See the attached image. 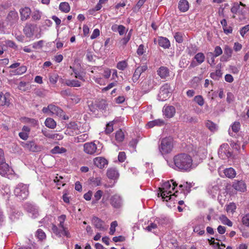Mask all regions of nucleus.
<instances>
[{"label":"nucleus","instance_id":"nucleus-63","mask_svg":"<svg viewBox=\"0 0 249 249\" xmlns=\"http://www.w3.org/2000/svg\"><path fill=\"white\" fill-rule=\"evenodd\" d=\"M43 43L44 41L43 40H39L37 42H35L33 44V47L36 49H41L43 46Z\"/></svg>","mask_w":249,"mask_h":249},{"label":"nucleus","instance_id":"nucleus-36","mask_svg":"<svg viewBox=\"0 0 249 249\" xmlns=\"http://www.w3.org/2000/svg\"><path fill=\"white\" fill-rule=\"evenodd\" d=\"M51 152L53 154H61L66 152L67 149L64 147L56 146L51 150Z\"/></svg>","mask_w":249,"mask_h":249},{"label":"nucleus","instance_id":"nucleus-39","mask_svg":"<svg viewBox=\"0 0 249 249\" xmlns=\"http://www.w3.org/2000/svg\"><path fill=\"white\" fill-rule=\"evenodd\" d=\"M192 187V185L190 183H188L187 182H185L183 184H180L179 186V188L181 189L182 191H186L187 193L190 192Z\"/></svg>","mask_w":249,"mask_h":249},{"label":"nucleus","instance_id":"nucleus-6","mask_svg":"<svg viewBox=\"0 0 249 249\" xmlns=\"http://www.w3.org/2000/svg\"><path fill=\"white\" fill-rule=\"evenodd\" d=\"M171 88L168 84H165L163 85L160 89V91L159 94V99L160 101H165L169 97L170 95Z\"/></svg>","mask_w":249,"mask_h":249},{"label":"nucleus","instance_id":"nucleus-45","mask_svg":"<svg viewBox=\"0 0 249 249\" xmlns=\"http://www.w3.org/2000/svg\"><path fill=\"white\" fill-rule=\"evenodd\" d=\"M101 178L100 177L92 178L90 179V183L95 186L101 185Z\"/></svg>","mask_w":249,"mask_h":249},{"label":"nucleus","instance_id":"nucleus-22","mask_svg":"<svg viewBox=\"0 0 249 249\" xmlns=\"http://www.w3.org/2000/svg\"><path fill=\"white\" fill-rule=\"evenodd\" d=\"M158 41L159 45L164 49H168L170 46V41L166 37H159Z\"/></svg>","mask_w":249,"mask_h":249},{"label":"nucleus","instance_id":"nucleus-11","mask_svg":"<svg viewBox=\"0 0 249 249\" xmlns=\"http://www.w3.org/2000/svg\"><path fill=\"white\" fill-rule=\"evenodd\" d=\"M110 204L114 208L118 209L122 206V199L120 196L115 195L112 196L110 199Z\"/></svg>","mask_w":249,"mask_h":249},{"label":"nucleus","instance_id":"nucleus-34","mask_svg":"<svg viewBox=\"0 0 249 249\" xmlns=\"http://www.w3.org/2000/svg\"><path fill=\"white\" fill-rule=\"evenodd\" d=\"M222 72L220 69L216 70L215 72H212L210 74V77L215 80H218L222 77Z\"/></svg>","mask_w":249,"mask_h":249},{"label":"nucleus","instance_id":"nucleus-29","mask_svg":"<svg viewBox=\"0 0 249 249\" xmlns=\"http://www.w3.org/2000/svg\"><path fill=\"white\" fill-rule=\"evenodd\" d=\"M103 192L101 190H98L94 195V198L92 201L91 204L94 205L96 204L98 201L101 198Z\"/></svg>","mask_w":249,"mask_h":249},{"label":"nucleus","instance_id":"nucleus-37","mask_svg":"<svg viewBox=\"0 0 249 249\" xmlns=\"http://www.w3.org/2000/svg\"><path fill=\"white\" fill-rule=\"evenodd\" d=\"M215 57L216 56L213 54V53L209 52L207 54L208 62L211 65H215Z\"/></svg>","mask_w":249,"mask_h":249},{"label":"nucleus","instance_id":"nucleus-9","mask_svg":"<svg viewBox=\"0 0 249 249\" xmlns=\"http://www.w3.org/2000/svg\"><path fill=\"white\" fill-rule=\"evenodd\" d=\"M91 223L96 229L100 231H105L107 229L104 225V222L102 219L95 216L92 217Z\"/></svg>","mask_w":249,"mask_h":249},{"label":"nucleus","instance_id":"nucleus-20","mask_svg":"<svg viewBox=\"0 0 249 249\" xmlns=\"http://www.w3.org/2000/svg\"><path fill=\"white\" fill-rule=\"evenodd\" d=\"M49 108H50V113L56 114L57 116H62L64 114V111L59 107L55 105L50 104L49 105Z\"/></svg>","mask_w":249,"mask_h":249},{"label":"nucleus","instance_id":"nucleus-7","mask_svg":"<svg viewBox=\"0 0 249 249\" xmlns=\"http://www.w3.org/2000/svg\"><path fill=\"white\" fill-rule=\"evenodd\" d=\"M21 145L25 149L33 152L40 151L41 149V147L37 145L34 141L22 142Z\"/></svg>","mask_w":249,"mask_h":249},{"label":"nucleus","instance_id":"nucleus-30","mask_svg":"<svg viewBox=\"0 0 249 249\" xmlns=\"http://www.w3.org/2000/svg\"><path fill=\"white\" fill-rule=\"evenodd\" d=\"M88 138V135L87 133L81 134L77 137L73 138V142L75 143L83 142H85Z\"/></svg>","mask_w":249,"mask_h":249},{"label":"nucleus","instance_id":"nucleus-42","mask_svg":"<svg viewBox=\"0 0 249 249\" xmlns=\"http://www.w3.org/2000/svg\"><path fill=\"white\" fill-rule=\"evenodd\" d=\"M114 121L109 122L106 125L105 132L107 134L111 133L113 131V124Z\"/></svg>","mask_w":249,"mask_h":249},{"label":"nucleus","instance_id":"nucleus-59","mask_svg":"<svg viewBox=\"0 0 249 249\" xmlns=\"http://www.w3.org/2000/svg\"><path fill=\"white\" fill-rule=\"evenodd\" d=\"M118 226V223L116 221H113L110 225V228L109 234L113 235L115 232V228Z\"/></svg>","mask_w":249,"mask_h":249},{"label":"nucleus","instance_id":"nucleus-14","mask_svg":"<svg viewBox=\"0 0 249 249\" xmlns=\"http://www.w3.org/2000/svg\"><path fill=\"white\" fill-rule=\"evenodd\" d=\"M147 69V66L145 65L138 67L135 71L132 77V80L136 82L139 79L141 74Z\"/></svg>","mask_w":249,"mask_h":249},{"label":"nucleus","instance_id":"nucleus-24","mask_svg":"<svg viewBox=\"0 0 249 249\" xmlns=\"http://www.w3.org/2000/svg\"><path fill=\"white\" fill-rule=\"evenodd\" d=\"M224 173L226 177L230 178H234L236 174L235 170L231 167L225 169Z\"/></svg>","mask_w":249,"mask_h":249},{"label":"nucleus","instance_id":"nucleus-5","mask_svg":"<svg viewBox=\"0 0 249 249\" xmlns=\"http://www.w3.org/2000/svg\"><path fill=\"white\" fill-rule=\"evenodd\" d=\"M230 147L228 143H225L220 145L218 154L222 159H228L232 156V153L229 151Z\"/></svg>","mask_w":249,"mask_h":249},{"label":"nucleus","instance_id":"nucleus-52","mask_svg":"<svg viewBox=\"0 0 249 249\" xmlns=\"http://www.w3.org/2000/svg\"><path fill=\"white\" fill-rule=\"evenodd\" d=\"M132 31V29H131L128 33L126 36L125 37L122 39L121 42L123 45H126V43L129 41L131 36Z\"/></svg>","mask_w":249,"mask_h":249},{"label":"nucleus","instance_id":"nucleus-25","mask_svg":"<svg viewBox=\"0 0 249 249\" xmlns=\"http://www.w3.org/2000/svg\"><path fill=\"white\" fill-rule=\"evenodd\" d=\"M107 175L110 179H115L118 176V173L115 168H110L107 170Z\"/></svg>","mask_w":249,"mask_h":249},{"label":"nucleus","instance_id":"nucleus-31","mask_svg":"<svg viewBox=\"0 0 249 249\" xmlns=\"http://www.w3.org/2000/svg\"><path fill=\"white\" fill-rule=\"evenodd\" d=\"M9 165L5 162L0 164V174L4 176L9 171Z\"/></svg>","mask_w":249,"mask_h":249},{"label":"nucleus","instance_id":"nucleus-60","mask_svg":"<svg viewBox=\"0 0 249 249\" xmlns=\"http://www.w3.org/2000/svg\"><path fill=\"white\" fill-rule=\"evenodd\" d=\"M34 93L36 95L39 96V97H44L45 95V90L42 89H35Z\"/></svg>","mask_w":249,"mask_h":249},{"label":"nucleus","instance_id":"nucleus-38","mask_svg":"<svg viewBox=\"0 0 249 249\" xmlns=\"http://www.w3.org/2000/svg\"><path fill=\"white\" fill-rule=\"evenodd\" d=\"M124 138V135L122 130L120 129L116 132L115 139L118 142H122Z\"/></svg>","mask_w":249,"mask_h":249},{"label":"nucleus","instance_id":"nucleus-41","mask_svg":"<svg viewBox=\"0 0 249 249\" xmlns=\"http://www.w3.org/2000/svg\"><path fill=\"white\" fill-rule=\"evenodd\" d=\"M236 209V206L234 203H230L226 207V211L228 213H233Z\"/></svg>","mask_w":249,"mask_h":249},{"label":"nucleus","instance_id":"nucleus-46","mask_svg":"<svg viewBox=\"0 0 249 249\" xmlns=\"http://www.w3.org/2000/svg\"><path fill=\"white\" fill-rule=\"evenodd\" d=\"M70 68L72 70L73 73L75 74L74 77L77 79H80L82 80L83 81H85V79L84 78V76L80 73V72L75 69H74L73 67H72L71 66L70 67Z\"/></svg>","mask_w":249,"mask_h":249},{"label":"nucleus","instance_id":"nucleus-48","mask_svg":"<svg viewBox=\"0 0 249 249\" xmlns=\"http://www.w3.org/2000/svg\"><path fill=\"white\" fill-rule=\"evenodd\" d=\"M36 236L40 240H43L46 238L45 232L41 229H38L36 232Z\"/></svg>","mask_w":249,"mask_h":249},{"label":"nucleus","instance_id":"nucleus-16","mask_svg":"<svg viewBox=\"0 0 249 249\" xmlns=\"http://www.w3.org/2000/svg\"><path fill=\"white\" fill-rule=\"evenodd\" d=\"M163 114L168 118H172L175 113L176 109L174 107L172 106H168L164 107L163 109Z\"/></svg>","mask_w":249,"mask_h":249},{"label":"nucleus","instance_id":"nucleus-53","mask_svg":"<svg viewBox=\"0 0 249 249\" xmlns=\"http://www.w3.org/2000/svg\"><path fill=\"white\" fill-rule=\"evenodd\" d=\"M42 132L45 137L48 138L52 139L56 138V136L53 135V133L50 132L49 130H48L46 129L42 130Z\"/></svg>","mask_w":249,"mask_h":249},{"label":"nucleus","instance_id":"nucleus-19","mask_svg":"<svg viewBox=\"0 0 249 249\" xmlns=\"http://www.w3.org/2000/svg\"><path fill=\"white\" fill-rule=\"evenodd\" d=\"M178 8L181 12L187 11L189 8V4L187 0H180L178 2Z\"/></svg>","mask_w":249,"mask_h":249},{"label":"nucleus","instance_id":"nucleus-4","mask_svg":"<svg viewBox=\"0 0 249 249\" xmlns=\"http://www.w3.org/2000/svg\"><path fill=\"white\" fill-rule=\"evenodd\" d=\"M173 147V139L170 138L163 139L159 146V150L162 155L169 153Z\"/></svg>","mask_w":249,"mask_h":249},{"label":"nucleus","instance_id":"nucleus-43","mask_svg":"<svg viewBox=\"0 0 249 249\" xmlns=\"http://www.w3.org/2000/svg\"><path fill=\"white\" fill-rule=\"evenodd\" d=\"M97 107L100 109L105 110L107 107V104L106 100L101 99L97 104Z\"/></svg>","mask_w":249,"mask_h":249},{"label":"nucleus","instance_id":"nucleus-49","mask_svg":"<svg viewBox=\"0 0 249 249\" xmlns=\"http://www.w3.org/2000/svg\"><path fill=\"white\" fill-rule=\"evenodd\" d=\"M194 231L198 233L200 235H202L205 233L204 227L200 225H197L194 228Z\"/></svg>","mask_w":249,"mask_h":249},{"label":"nucleus","instance_id":"nucleus-56","mask_svg":"<svg viewBox=\"0 0 249 249\" xmlns=\"http://www.w3.org/2000/svg\"><path fill=\"white\" fill-rule=\"evenodd\" d=\"M224 54L228 56V57H231L232 53V50L229 46L226 45L224 49Z\"/></svg>","mask_w":249,"mask_h":249},{"label":"nucleus","instance_id":"nucleus-15","mask_svg":"<svg viewBox=\"0 0 249 249\" xmlns=\"http://www.w3.org/2000/svg\"><path fill=\"white\" fill-rule=\"evenodd\" d=\"M232 186L236 190L241 192H244L246 190V184L243 180H235Z\"/></svg>","mask_w":249,"mask_h":249},{"label":"nucleus","instance_id":"nucleus-23","mask_svg":"<svg viewBox=\"0 0 249 249\" xmlns=\"http://www.w3.org/2000/svg\"><path fill=\"white\" fill-rule=\"evenodd\" d=\"M165 124L164 121L162 119H156L152 121L149 122L147 125L149 128H152L154 126H161Z\"/></svg>","mask_w":249,"mask_h":249},{"label":"nucleus","instance_id":"nucleus-54","mask_svg":"<svg viewBox=\"0 0 249 249\" xmlns=\"http://www.w3.org/2000/svg\"><path fill=\"white\" fill-rule=\"evenodd\" d=\"M27 68L26 66H22L20 67L14 71L15 74L21 75L26 72Z\"/></svg>","mask_w":249,"mask_h":249},{"label":"nucleus","instance_id":"nucleus-21","mask_svg":"<svg viewBox=\"0 0 249 249\" xmlns=\"http://www.w3.org/2000/svg\"><path fill=\"white\" fill-rule=\"evenodd\" d=\"M31 13V10L29 7H26L21 9L20 10L21 19L22 20H25L28 19L30 17Z\"/></svg>","mask_w":249,"mask_h":249},{"label":"nucleus","instance_id":"nucleus-51","mask_svg":"<svg viewBox=\"0 0 249 249\" xmlns=\"http://www.w3.org/2000/svg\"><path fill=\"white\" fill-rule=\"evenodd\" d=\"M127 66V63L125 60L119 62L117 64V68L122 71H124Z\"/></svg>","mask_w":249,"mask_h":249},{"label":"nucleus","instance_id":"nucleus-18","mask_svg":"<svg viewBox=\"0 0 249 249\" xmlns=\"http://www.w3.org/2000/svg\"><path fill=\"white\" fill-rule=\"evenodd\" d=\"M157 74L161 79H165L169 75V69L164 66H161L157 70Z\"/></svg>","mask_w":249,"mask_h":249},{"label":"nucleus","instance_id":"nucleus-32","mask_svg":"<svg viewBox=\"0 0 249 249\" xmlns=\"http://www.w3.org/2000/svg\"><path fill=\"white\" fill-rule=\"evenodd\" d=\"M205 56L202 53H198L194 56V59L198 64H202L205 60Z\"/></svg>","mask_w":249,"mask_h":249},{"label":"nucleus","instance_id":"nucleus-57","mask_svg":"<svg viewBox=\"0 0 249 249\" xmlns=\"http://www.w3.org/2000/svg\"><path fill=\"white\" fill-rule=\"evenodd\" d=\"M194 101L200 106H202L204 103L203 98L201 95H197L195 96L194 98Z\"/></svg>","mask_w":249,"mask_h":249},{"label":"nucleus","instance_id":"nucleus-35","mask_svg":"<svg viewBox=\"0 0 249 249\" xmlns=\"http://www.w3.org/2000/svg\"><path fill=\"white\" fill-rule=\"evenodd\" d=\"M59 9L62 12L68 13L70 10V6L68 2H63L59 5Z\"/></svg>","mask_w":249,"mask_h":249},{"label":"nucleus","instance_id":"nucleus-3","mask_svg":"<svg viewBox=\"0 0 249 249\" xmlns=\"http://www.w3.org/2000/svg\"><path fill=\"white\" fill-rule=\"evenodd\" d=\"M14 194L20 200L27 198L29 195L28 186L21 183L18 184L15 189Z\"/></svg>","mask_w":249,"mask_h":249},{"label":"nucleus","instance_id":"nucleus-12","mask_svg":"<svg viewBox=\"0 0 249 249\" xmlns=\"http://www.w3.org/2000/svg\"><path fill=\"white\" fill-rule=\"evenodd\" d=\"M10 94L8 92L3 94L0 92V106H6L9 107L10 105Z\"/></svg>","mask_w":249,"mask_h":249},{"label":"nucleus","instance_id":"nucleus-26","mask_svg":"<svg viewBox=\"0 0 249 249\" xmlns=\"http://www.w3.org/2000/svg\"><path fill=\"white\" fill-rule=\"evenodd\" d=\"M27 209V211L30 214V216L33 218H36L38 216L39 213L38 210L35 208L34 206H29Z\"/></svg>","mask_w":249,"mask_h":249},{"label":"nucleus","instance_id":"nucleus-50","mask_svg":"<svg viewBox=\"0 0 249 249\" xmlns=\"http://www.w3.org/2000/svg\"><path fill=\"white\" fill-rule=\"evenodd\" d=\"M233 132L237 133L240 129V124L239 122H235L231 126Z\"/></svg>","mask_w":249,"mask_h":249},{"label":"nucleus","instance_id":"nucleus-64","mask_svg":"<svg viewBox=\"0 0 249 249\" xmlns=\"http://www.w3.org/2000/svg\"><path fill=\"white\" fill-rule=\"evenodd\" d=\"M242 223L246 226H249V214H247L243 217Z\"/></svg>","mask_w":249,"mask_h":249},{"label":"nucleus","instance_id":"nucleus-55","mask_svg":"<svg viewBox=\"0 0 249 249\" xmlns=\"http://www.w3.org/2000/svg\"><path fill=\"white\" fill-rule=\"evenodd\" d=\"M157 228V224L154 221V222H151L149 225L145 228V229L148 231H152L153 230L156 229Z\"/></svg>","mask_w":249,"mask_h":249},{"label":"nucleus","instance_id":"nucleus-27","mask_svg":"<svg viewBox=\"0 0 249 249\" xmlns=\"http://www.w3.org/2000/svg\"><path fill=\"white\" fill-rule=\"evenodd\" d=\"M65 84L69 87H79L81 86V83L77 80H66Z\"/></svg>","mask_w":249,"mask_h":249},{"label":"nucleus","instance_id":"nucleus-47","mask_svg":"<svg viewBox=\"0 0 249 249\" xmlns=\"http://www.w3.org/2000/svg\"><path fill=\"white\" fill-rule=\"evenodd\" d=\"M168 220L166 217H156L155 219V222L157 224L163 225L167 223Z\"/></svg>","mask_w":249,"mask_h":249},{"label":"nucleus","instance_id":"nucleus-13","mask_svg":"<svg viewBox=\"0 0 249 249\" xmlns=\"http://www.w3.org/2000/svg\"><path fill=\"white\" fill-rule=\"evenodd\" d=\"M94 165L100 169H103L107 166L108 161L103 157H96L94 159Z\"/></svg>","mask_w":249,"mask_h":249},{"label":"nucleus","instance_id":"nucleus-8","mask_svg":"<svg viewBox=\"0 0 249 249\" xmlns=\"http://www.w3.org/2000/svg\"><path fill=\"white\" fill-rule=\"evenodd\" d=\"M97 151V145L93 142H87L84 144V151L89 155H93Z\"/></svg>","mask_w":249,"mask_h":249},{"label":"nucleus","instance_id":"nucleus-61","mask_svg":"<svg viewBox=\"0 0 249 249\" xmlns=\"http://www.w3.org/2000/svg\"><path fill=\"white\" fill-rule=\"evenodd\" d=\"M41 17V13L38 11H36L33 14L32 18V19L34 21L38 20L40 19Z\"/></svg>","mask_w":249,"mask_h":249},{"label":"nucleus","instance_id":"nucleus-62","mask_svg":"<svg viewBox=\"0 0 249 249\" xmlns=\"http://www.w3.org/2000/svg\"><path fill=\"white\" fill-rule=\"evenodd\" d=\"M249 31V24L246 25L243 27L240 30V33L242 37L244 36V35L247 32Z\"/></svg>","mask_w":249,"mask_h":249},{"label":"nucleus","instance_id":"nucleus-2","mask_svg":"<svg viewBox=\"0 0 249 249\" xmlns=\"http://www.w3.org/2000/svg\"><path fill=\"white\" fill-rule=\"evenodd\" d=\"M171 187V185L169 181H167L163 183L161 188H159L160 193V196L163 200L168 201L169 200L171 199L172 196H176V193H177L176 191L173 195H171V191L170 190Z\"/></svg>","mask_w":249,"mask_h":249},{"label":"nucleus","instance_id":"nucleus-17","mask_svg":"<svg viewBox=\"0 0 249 249\" xmlns=\"http://www.w3.org/2000/svg\"><path fill=\"white\" fill-rule=\"evenodd\" d=\"M35 27L36 26L32 24H26L23 29V32L27 37H31L33 36Z\"/></svg>","mask_w":249,"mask_h":249},{"label":"nucleus","instance_id":"nucleus-40","mask_svg":"<svg viewBox=\"0 0 249 249\" xmlns=\"http://www.w3.org/2000/svg\"><path fill=\"white\" fill-rule=\"evenodd\" d=\"M52 230L53 232L57 236L61 237L62 233V230L58 228L56 225H53Z\"/></svg>","mask_w":249,"mask_h":249},{"label":"nucleus","instance_id":"nucleus-28","mask_svg":"<svg viewBox=\"0 0 249 249\" xmlns=\"http://www.w3.org/2000/svg\"><path fill=\"white\" fill-rule=\"evenodd\" d=\"M45 124L47 127L53 129L56 127V123L52 118H48L45 120Z\"/></svg>","mask_w":249,"mask_h":249},{"label":"nucleus","instance_id":"nucleus-1","mask_svg":"<svg viewBox=\"0 0 249 249\" xmlns=\"http://www.w3.org/2000/svg\"><path fill=\"white\" fill-rule=\"evenodd\" d=\"M174 162L178 169L183 171H189L193 164L192 157L186 153H180L174 156Z\"/></svg>","mask_w":249,"mask_h":249},{"label":"nucleus","instance_id":"nucleus-58","mask_svg":"<svg viewBox=\"0 0 249 249\" xmlns=\"http://www.w3.org/2000/svg\"><path fill=\"white\" fill-rule=\"evenodd\" d=\"M174 37L176 41L178 43H182L183 42L182 34L180 32H177L175 34Z\"/></svg>","mask_w":249,"mask_h":249},{"label":"nucleus","instance_id":"nucleus-44","mask_svg":"<svg viewBox=\"0 0 249 249\" xmlns=\"http://www.w3.org/2000/svg\"><path fill=\"white\" fill-rule=\"evenodd\" d=\"M220 220H221L223 224L228 225L229 227H231L232 226V222L226 216L222 215L220 218Z\"/></svg>","mask_w":249,"mask_h":249},{"label":"nucleus","instance_id":"nucleus-33","mask_svg":"<svg viewBox=\"0 0 249 249\" xmlns=\"http://www.w3.org/2000/svg\"><path fill=\"white\" fill-rule=\"evenodd\" d=\"M206 126L210 131L212 132H214L217 129V125L210 120L207 121L206 123Z\"/></svg>","mask_w":249,"mask_h":249},{"label":"nucleus","instance_id":"nucleus-10","mask_svg":"<svg viewBox=\"0 0 249 249\" xmlns=\"http://www.w3.org/2000/svg\"><path fill=\"white\" fill-rule=\"evenodd\" d=\"M18 19V15L15 10H12L9 12L6 17V20L10 25L16 23Z\"/></svg>","mask_w":249,"mask_h":249}]
</instances>
